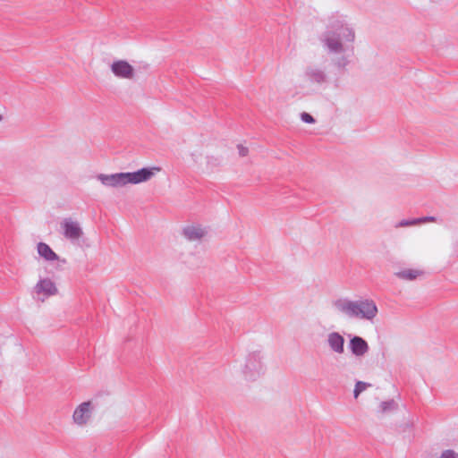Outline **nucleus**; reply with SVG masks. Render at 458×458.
I'll use <instances>...</instances> for the list:
<instances>
[{"label":"nucleus","instance_id":"1","mask_svg":"<svg viewBox=\"0 0 458 458\" xmlns=\"http://www.w3.org/2000/svg\"><path fill=\"white\" fill-rule=\"evenodd\" d=\"M159 167L142 168L133 173H117L113 174H100L97 176L98 180L106 187L120 188L127 184H137L149 180Z\"/></svg>","mask_w":458,"mask_h":458},{"label":"nucleus","instance_id":"2","mask_svg":"<svg viewBox=\"0 0 458 458\" xmlns=\"http://www.w3.org/2000/svg\"><path fill=\"white\" fill-rule=\"evenodd\" d=\"M111 71L114 76L120 79L132 80L135 76L133 66L124 60L113 62Z\"/></svg>","mask_w":458,"mask_h":458},{"label":"nucleus","instance_id":"3","mask_svg":"<svg viewBox=\"0 0 458 458\" xmlns=\"http://www.w3.org/2000/svg\"><path fill=\"white\" fill-rule=\"evenodd\" d=\"M92 403H81V404L75 409L72 419L73 421L78 425H85L91 418L93 407Z\"/></svg>","mask_w":458,"mask_h":458},{"label":"nucleus","instance_id":"4","mask_svg":"<svg viewBox=\"0 0 458 458\" xmlns=\"http://www.w3.org/2000/svg\"><path fill=\"white\" fill-rule=\"evenodd\" d=\"M62 227L64 230V234L67 239L75 240L79 239L81 235V229L80 228L78 223L74 221L65 219L62 223Z\"/></svg>","mask_w":458,"mask_h":458},{"label":"nucleus","instance_id":"5","mask_svg":"<svg viewBox=\"0 0 458 458\" xmlns=\"http://www.w3.org/2000/svg\"><path fill=\"white\" fill-rule=\"evenodd\" d=\"M358 312L359 318L371 319L376 316L377 309L372 301H361L358 303Z\"/></svg>","mask_w":458,"mask_h":458},{"label":"nucleus","instance_id":"6","mask_svg":"<svg viewBox=\"0 0 458 458\" xmlns=\"http://www.w3.org/2000/svg\"><path fill=\"white\" fill-rule=\"evenodd\" d=\"M36 291L38 294H41L44 297L51 296L57 293L55 284L47 279L38 282L36 285Z\"/></svg>","mask_w":458,"mask_h":458},{"label":"nucleus","instance_id":"7","mask_svg":"<svg viewBox=\"0 0 458 458\" xmlns=\"http://www.w3.org/2000/svg\"><path fill=\"white\" fill-rule=\"evenodd\" d=\"M338 310L346 317H359L358 303L352 301H343L337 303Z\"/></svg>","mask_w":458,"mask_h":458},{"label":"nucleus","instance_id":"8","mask_svg":"<svg viewBox=\"0 0 458 458\" xmlns=\"http://www.w3.org/2000/svg\"><path fill=\"white\" fill-rule=\"evenodd\" d=\"M351 349L355 355L361 356L368 352L369 346L361 337L354 336L351 340Z\"/></svg>","mask_w":458,"mask_h":458},{"label":"nucleus","instance_id":"9","mask_svg":"<svg viewBox=\"0 0 458 458\" xmlns=\"http://www.w3.org/2000/svg\"><path fill=\"white\" fill-rule=\"evenodd\" d=\"M423 275V271L419 268H405L395 273V276L402 279L411 281Z\"/></svg>","mask_w":458,"mask_h":458},{"label":"nucleus","instance_id":"10","mask_svg":"<svg viewBox=\"0 0 458 458\" xmlns=\"http://www.w3.org/2000/svg\"><path fill=\"white\" fill-rule=\"evenodd\" d=\"M328 344L335 352L342 353L344 352V340L339 334H330L328 336Z\"/></svg>","mask_w":458,"mask_h":458},{"label":"nucleus","instance_id":"11","mask_svg":"<svg viewBox=\"0 0 458 458\" xmlns=\"http://www.w3.org/2000/svg\"><path fill=\"white\" fill-rule=\"evenodd\" d=\"M38 252L41 257L49 261L55 260L58 258L57 255L51 250V248L43 242L38 243Z\"/></svg>","mask_w":458,"mask_h":458},{"label":"nucleus","instance_id":"12","mask_svg":"<svg viewBox=\"0 0 458 458\" xmlns=\"http://www.w3.org/2000/svg\"><path fill=\"white\" fill-rule=\"evenodd\" d=\"M185 236L191 241L201 239L206 232L203 228L198 226H189L184 231Z\"/></svg>","mask_w":458,"mask_h":458},{"label":"nucleus","instance_id":"13","mask_svg":"<svg viewBox=\"0 0 458 458\" xmlns=\"http://www.w3.org/2000/svg\"><path fill=\"white\" fill-rule=\"evenodd\" d=\"M435 218L433 216H427L420 219H412V220H403L398 224L397 226H410V225H416L421 223L425 222H433Z\"/></svg>","mask_w":458,"mask_h":458},{"label":"nucleus","instance_id":"14","mask_svg":"<svg viewBox=\"0 0 458 458\" xmlns=\"http://www.w3.org/2000/svg\"><path fill=\"white\" fill-rule=\"evenodd\" d=\"M327 43L328 47L332 51H339L341 49V43L338 38L335 37L334 34L327 38Z\"/></svg>","mask_w":458,"mask_h":458},{"label":"nucleus","instance_id":"15","mask_svg":"<svg viewBox=\"0 0 458 458\" xmlns=\"http://www.w3.org/2000/svg\"><path fill=\"white\" fill-rule=\"evenodd\" d=\"M397 409V403H381L378 411L385 414Z\"/></svg>","mask_w":458,"mask_h":458},{"label":"nucleus","instance_id":"16","mask_svg":"<svg viewBox=\"0 0 458 458\" xmlns=\"http://www.w3.org/2000/svg\"><path fill=\"white\" fill-rule=\"evenodd\" d=\"M440 458H458V453L453 449H446L442 452Z\"/></svg>","mask_w":458,"mask_h":458},{"label":"nucleus","instance_id":"17","mask_svg":"<svg viewBox=\"0 0 458 458\" xmlns=\"http://www.w3.org/2000/svg\"><path fill=\"white\" fill-rule=\"evenodd\" d=\"M368 386L369 385L364 382H358L354 389V397L358 398L359 394L364 391Z\"/></svg>","mask_w":458,"mask_h":458},{"label":"nucleus","instance_id":"18","mask_svg":"<svg viewBox=\"0 0 458 458\" xmlns=\"http://www.w3.org/2000/svg\"><path fill=\"white\" fill-rule=\"evenodd\" d=\"M237 150H238V155L239 157H246L249 153V149L246 146H244L243 144H239L237 145Z\"/></svg>","mask_w":458,"mask_h":458},{"label":"nucleus","instance_id":"19","mask_svg":"<svg viewBox=\"0 0 458 458\" xmlns=\"http://www.w3.org/2000/svg\"><path fill=\"white\" fill-rule=\"evenodd\" d=\"M301 117V120L304 123H314L313 117L310 114H308V113H302Z\"/></svg>","mask_w":458,"mask_h":458},{"label":"nucleus","instance_id":"20","mask_svg":"<svg viewBox=\"0 0 458 458\" xmlns=\"http://www.w3.org/2000/svg\"><path fill=\"white\" fill-rule=\"evenodd\" d=\"M2 121V116L0 115V122Z\"/></svg>","mask_w":458,"mask_h":458}]
</instances>
